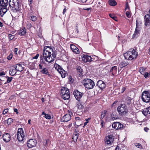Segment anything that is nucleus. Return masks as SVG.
Here are the masks:
<instances>
[{
  "label": "nucleus",
  "instance_id": "nucleus-15",
  "mask_svg": "<svg viewBox=\"0 0 150 150\" xmlns=\"http://www.w3.org/2000/svg\"><path fill=\"white\" fill-rule=\"evenodd\" d=\"M112 127L113 128L116 129H121L123 127V124L119 122H115L112 124Z\"/></svg>",
  "mask_w": 150,
  "mask_h": 150
},
{
  "label": "nucleus",
  "instance_id": "nucleus-34",
  "mask_svg": "<svg viewBox=\"0 0 150 150\" xmlns=\"http://www.w3.org/2000/svg\"><path fill=\"white\" fill-rule=\"evenodd\" d=\"M142 114L145 116H146V115L149 114L147 108H144L142 110Z\"/></svg>",
  "mask_w": 150,
  "mask_h": 150
},
{
  "label": "nucleus",
  "instance_id": "nucleus-59",
  "mask_svg": "<svg viewBox=\"0 0 150 150\" xmlns=\"http://www.w3.org/2000/svg\"><path fill=\"white\" fill-rule=\"evenodd\" d=\"M67 10V7L65 6V7L63 11V13L64 15V14L66 12Z\"/></svg>",
  "mask_w": 150,
  "mask_h": 150
},
{
  "label": "nucleus",
  "instance_id": "nucleus-53",
  "mask_svg": "<svg viewBox=\"0 0 150 150\" xmlns=\"http://www.w3.org/2000/svg\"><path fill=\"white\" fill-rule=\"evenodd\" d=\"M28 2L29 3V4L30 7H31L33 3V0H28Z\"/></svg>",
  "mask_w": 150,
  "mask_h": 150
},
{
  "label": "nucleus",
  "instance_id": "nucleus-60",
  "mask_svg": "<svg viewBox=\"0 0 150 150\" xmlns=\"http://www.w3.org/2000/svg\"><path fill=\"white\" fill-rule=\"evenodd\" d=\"M91 8H83V10H87V11H89V10H91Z\"/></svg>",
  "mask_w": 150,
  "mask_h": 150
},
{
  "label": "nucleus",
  "instance_id": "nucleus-64",
  "mask_svg": "<svg viewBox=\"0 0 150 150\" xmlns=\"http://www.w3.org/2000/svg\"><path fill=\"white\" fill-rule=\"evenodd\" d=\"M149 114H150V106L147 108Z\"/></svg>",
  "mask_w": 150,
  "mask_h": 150
},
{
  "label": "nucleus",
  "instance_id": "nucleus-57",
  "mask_svg": "<svg viewBox=\"0 0 150 150\" xmlns=\"http://www.w3.org/2000/svg\"><path fill=\"white\" fill-rule=\"evenodd\" d=\"M39 56V54L38 53L34 57L32 58V59H37L38 58Z\"/></svg>",
  "mask_w": 150,
  "mask_h": 150
},
{
  "label": "nucleus",
  "instance_id": "nucleus-1",
  "mask_svg": "<svg viewBox=\"0 0 150 150\" xmlns=\"http://www.w3.org/2000/svg\"><path fill=\"white\" fill-rule=\"evenodd\" d=\"M54 47L51 48L49 46H45L44 47L43 51V58L44 60L50 63H52L56 57V52L54 51L52 54L50 51L53 52Z\"/></svg>",
  "mask_w": 150,
  "mask_h": 150
},
{
  "label": "nucleus",
  "instance_id": "nucleus-55",
  "mask_svg": "<svg viewBox=\"0 0 150 150\" xmlns=\"http://www.w3.org/2000/svg\"><path fill=\"white\" fill-rule=\"evenodd\" d=\"M18 50V49L17 48H14V54H17V51Z\"/></svg>",
  "mask_w": 150,
  "mask_h": 150
},
{
  "label": "nucleus",
  "instance_id": "nucleus-52",
  "mask_svg": "<svg viewBox=\"0 0 150 150\" xmlns=\"http://www.w3.org/2000/svg\"><path fill=\"white\" fill-rule=\"evenodd\" d=\"M8 108H6L4 109L3 112V114L4 115L6 114L8 112Z\"/></svg>",
  "mask_w": 150,
  "mask_h": 150
},
{
  "label": "nucleus",
  "instance_id": "nucleus-24",
  "mask_svg": "<svg viewBox=\"0 0 150 150\" xmlns=\"http://www.w3.org/2000/svg\"><path fill=\"white\" fill-rule=\"evenodd\" d=\"M132 99L131 97L129 96L127 97L125 101V104L128 105H130L132 103Z\"/></svg>",
  "mask_w": 150,
  "mask_h": 150
},
{
  "label": "nucleus",
  "instance_id": "nucleus-46",
  "mask_svg": "<svg viewBox=\"0 0 150 150\" xmlns=\"http://www.w3.org/2000/svg\"><path fill=\"white\" fill-rule=\"evenodd\" d=\"M6 78L7 79V81L6 82L7 83H9L11 82L13 79V77H9L7 76L6 77Z\"/></svg>",
  "mask_w": 150,
  "mask_h": 150
},
{
  "label": "nucleus",
  "instance_id": "nucleus-6",
  "mask_svg": "<svg viewBox=\"0 0 150 150\" xmlns=\"http://www.w3.org/2000/svg\"><path fill=\"white\" fill-rule=\"evenodd\" d=\"M83 84L88 89L93 88L95 86L94 82L89 79H84L82 82Z\"/></svg>",
  "mask_w": 150,
  "mask_h": 150
},
{
  "label": "nucleus",
  "instance_id": "nucleus-18",
  "mask_svg": "<svg viewBox=\"0 0 150 150\" xmlns=\"http://www.w3.org/2000/svg\"><path fill=\"white\" fill-rule=\"evenodd\" d=\"M0 15L1 17H2L5 13L8 10H9L10 8L9 6L8 7L0 6Z\"/></svg>",
  "mask_w": 150,
  "mask_h": 150
},
{
  "label": "nucleus",
  "instance_id": "nucleus-63",
  "mask_svg": "<svg viewBox=\"0 0 150 150\" xmlns=\"http://www.w3.org/2000/svg\"><path fill=\"white\" fill-rule=\"evenodd\" d=\"M101 124L102 127H103V124L104 123V121L103 120H100Z\"/></svg>",
  "mask_w": 150,
  "mask_h": 150
},
{
  "label": "nucleus",
  "instance_id": "nucleus-13",
  "mask_svg": "<svg viewBox=\"0 0 150 150\" xmlns=\"http://www.w3.org/2000/svg\"><path fill=\"white\" fill-rule=\"evenodd\" d=\"M105 143L107 144H111L114 141V138L112 135L107 136L105 139Z\"/></svg>",
  "mask_w": 150,
  "mask_h": 150
},
{
  "label": "nucleus",
  "instance_id": "nucleus-33",
  "mask_svg": "<svg viewBox=\"0 0 150 150\" xmlns=\"http://www.w3.org/2000/svg\"><path fill=\"white\" fill-rule=\"evenodd\" d=\"M107 112V111L106 110H104L101 112L100 117V120H103Z\"/></svg>",
  "mask_w": 150,
  "mask_h": 150
},
{
  "label": "nucleus",
  "instance_id": "nucleus-3",
  "mask_svg": "<svg viewBox=\"0 0 150 150\" xmlns=\"http://www.w3.org/2000/svg\"><path fill=\"white\" fill-rule=\"evenodd\" d=\"M138 56L137 52L134 49H130L124 54L125 58L127 60L136 59Z\"/></svg>",
  "mask_w": 150,
  "mask_h": 150
},
{
  "label": "nucleus",
  "instance_id": "nucleus-11",
  "mask_svg": "<svg viewBox=\"0 0 150 150\" xmlns=\"http://www.w3.org/2000/svg\"><path fill=\"white\" fill-rule=\"evenodd\" d=\"M73 94L76 100L78 101L80 100L83 95V93L80 92L77 89L75 90L74 91Z\"/></svg>",
  "mask_w": 150,
  "mask_h": 150
},
{
  "label": "nucleus",
  "instance_id": "nucleus-47",
  "mask_svg": "<svg viewBox=\"0 0 150 150\" xmlns=\"http://www.w3.org/2000/svg\"><path fill=\"white\" fill-rule=\"evenodd\" d=\"M8 37L10 40H12L14 38V36L11 34H9L8 35Z\"/></svg>",
  "mask_w": 150,
  "mask_h": 150
},
{
  "label": "nucleus",
  "instance_id": "nucleus-25",
  "mask_svg": "<svg viewBox=\"0 0 150 150\" xmlns=\"http://www.w3.org/2000/svg\"><path fill=\"white\" fill-rule=\"evenodd\" d=\"M79 136V133L77 131H76V129L75 130L74 133L72 136V139L74 141L76 142H77V139Z\"/></svg>",
  "mask_w": 150,
  "mask_h": 150
},
{
  "label": "nucleus",
  "instance_id": "nucleus-37",
  "mask_svg": "<svg viewBox=\"0 0 150 150\" xmlns=\"http://www.w3.org/2000/svg\"><path fill=\"white\" fill-rule=\"evenodd\" d=\"M142 21L140 20L137 19L136 21V27L139 28V26H141L142 24Z\"/></svg>",
  "mask_w": 150,
  "mask_h": 150
},
{
  "label": "nucleus",
  "instance_id": "nucleus-16",
  "mask_svg": "<svg viewBox=\"0 0 150 150\" xmlns=\"http://www.w3.org/2000/svg\"><path fill=\"white\" fill-rule=\"evenodd\" d=\"M71 119V116L70 114H67L64 115L61 119L62 122H68Z\"/></svg>",
  "mask_w": 150,
  "mask_h": 150
},
{
  "label": "nucleus",
  "instance_id": "nucleus-20",
  "mask_svg": "<svg viewBox=\"0 0 150 150\" xmlns=\"http://www.w3.org/2000/svg\"><path fill=\"white\" fill-rule=\"evenodd\" d=\"M9 1L8 0H0V7L3 6L6 7L8 5H9Z\"/></svg>",
  "mask_w": 150,
  "mask_h": 150
},
{
  "label": "nucleus",
  "instance_id": "nucleus-5",
  "mask_svg": "<svg viewBox=\"0 0 150 150\" xmlns=\"http://www.w3.org/2000/svg\"><path fill=\"white\" fill-rule=\"evenodd\" d=\"M117 110L119 115L121 116H125L128 112V109L124 104H120L118 106Z\"/></svg>",
  "mask_w": 150,
  "mask_h": 150
},
{
  "label": "nucleus",
  "instance_id": "nucleus-39",
  "mask_svg": "<svg viewBox=\"0 0 150 150\" xmlns=\"http://www.w3.org/2000/svg\"><path fill=\"white\" fill-rule=\"evenodd\" d=\"M42 115H45V117L47 119H51V116L50 115L46 114L44 112H43L42 113Z\"/></svg>",
  "mask_w": 150,
  "mask_h": 150
},
{
  "label": "nucleus",
  "instance_id": "nucleus-54",
  "mask_svg": "<svg viewBox=\"0 0 150 150\" xmlns=\"http://www.w3.org/2000/svg\"><path fill=\"white\" fill-rule=\"evenodd\" d=\"M116 115H114V114L112 113L111 115V117L112 120H115V119Z\"/></svg>",
  "mask_w": 150,
  "mask_h": 150
},
{
  "label": "nucleus",
  "instance_id": "nucleus-50",
  "mask_svg": "<svg viewBox=\"0 0 150 150\" xmlns=\"http://www.w3.org/2000/svg\"><path fill=\"white\" fill-rule=\"evenodd\" d=\"M144 73V74H143V75H144L145 78H147L149 76V73L147 72H145Z\"/></svg>",
  "mask_w": 150,
  "mask_h": 150
},
{
  "label": "nucleus",
  "instance_id": "nucleus-27",
  "mask_svg": "<svg viewBox=\"0 0 150 150\" xmlns=\"http://www.w3.org/2000/svg\"><path fill=\"white\" fill-rule=\"evenodd\" d=\"M140 30L138 28L136 27L135 30L132 35V38H134L136 37H137L140 34Z\"/></svg>",
  "mask_w": 150,
  "mask_h": 150
},
{
  "label": "nucleus",
  "instance_id": "nucleus-21",
  "mask_svg": "<svg viewBox=\"0 0 150 150\" xmlns=\"http://www.w3.org/2000/svg\"><path fill=\"white\" fill-rule=\"evenodd\" d=\"M70 48L73 52L76 53V54H79V53L80 52L79 51V49L73 44H71L70 45Z\"/></svg>",
  "mask_w": 150,
  "mask_h": 150
},
{
  "label": "nucleus",
  "instance_id": "nucleus-30",
  "mask_svg": "<svg viewBox=\"0 0 150 150\" xmlns=\"http://www.w3.org/2000/svg\"><path fill=\"white\" fill-rule=\"evenodd\" d=\"M124 145L122 144H118L116 146L115 150H125Z\"/></svg>",
  "mask_w": 150,
  "mask_h": 150
},
{
  "label": "nucleus",
  "instance_id": "nucleus-51",
  "mask_svg": "<svg viewBox=\"0 0 150 150\" xmlns=\"http://www.w3.org/2000/svg\"><path fill=\"white\" fill-rule=\"evenodd\" d=\"M32 25L30 23H28L26 25V27L28 29H30L32 27Z\"/></svg>",
  "mask_w": 150,
  "mask_h": 150
},
{
  "label": "nucleus",
  "instance_id": "nucleus-32",
  "mask_svg": "<svg viewBox=\"0 0 150 150\" xmlns=\"http://www.w3.org/2000/svg\"><path fill=\"white\" fill-rule=\"evenodd\" d=\"M129 64L127 62L122 61L119 64L120 67L122 68L127 66Z\"/></svg>",
  "mask_w": 150,
  "mask_h": 150
},
{
  "label": "nucleus",
  "instance_id": "nucleus-17",
  "mask_svg": "<svg viewBox=\"0 0 150 150\" xmlns=\"http://www.w3.org/2000/svg\"><path fill=\"white\" fill-rule=\"evenodd\" d=\"M82 59L84 62L93 61L91 56L86 54L83 55L82 56Z\"/></svg>",
  "mask_w": 150,
  "mask_h": 150
},
{
  "label": "nucleus",
  "instance_id": "nucleus-10",
  "mask_svg": "<svg viewBox=\"0 0 150 150\" xmlns=\"http://www.w3.org/2000/svg\"><path fill=\"white\" fill-rule=\"evenodd\" d=\"M37 143V141L35 139H30L28 141L27 146L28 147L31 148L35 146Z\"/></svg>",
  "mask_w": 150,
  "mask_h": 150
},
{
  "label": "nucleus",
  "instance_id": "nucleus-19",
  "mask_svg": "<svg viewBox=\"0 0 150 150\" xmlns=\"http://www.w3.org/2000/svg\"><path fill=\"white\" fill-rule=\"evenodd\" d=\"M144 25L146 26L150 25V15L147 14L144 17Z\"/></svg>",
  "mask_w": 150,
  "mask_h": 150
},
{
  "label": "nucleus",
  "instance_id": "nucleus-22",
  "mask_svg": "<svg viewBox=\"0 0 150 150\" xmlns=\"http://www.w3.org/2000/svg\"><path fill=\"white\" fill-rule=\"evenodd\" d=\"M26 31L25 28V27H23L21 28L20 30H18L17 32V33L18 35H20L21 36H23L26 33Z\"/></svg>",
  "mask_w": 150,
  "mask_h": 150
},
{
  "label": "nucleus",
  "instance_id": "nucleus-41",
  "mask_svg": "<svg viewBox=\"0 0 150 150\" xmlns=\"http://www.w3.org/2000/svg\"><path fill=\"white\" fill-rule=\"evenodd\" d=\"M30 19L32 21L35 22L37 20V18L35 16H30Z\"/></svg>",
  "mask_w": 150,
  "mask_h": 150
},
{
  "label": "nucleus",
  "instance_id": "nucleus-7",
  "mask_svg": "<svg viewBox=\"0 0 150 150\" xmlns=\"http://www.w3.org/2000/svg\"><path fill=\"white\" fill-rule=\"evenodd\" d=\"M60 95L62 98L65 100H67L70 97L69 90L67 88L62 87V88L61 90Z\"/></svg>",
  "mask_w": 150,
  "mask_h": 150
},
{
  "label": "nucleus",
  "instance_id": "nucleus-23",
  "mask_svg": "<svg viewBox=\"0 0 150 150\" xmlns=\"http://www.w3.org/2000/svg\"><path fill=\"white\" fill-rule=\"evenodd\" d=\"M76 69L79 76L81 77H82L83 76V70L82 69L80 66L78 65L76 66Z\"/></svg>",
  "mask_w": 150,
  "mask_h": 150
},
{
  "label": "nucleus",
  "instance_id": "nucleus-4",
  "mask_svg": "<svg viewBox=\"0 0 150 150\" xmlns=\"http://www.w3.org/2000/svg\"><path fill=\"white\" fill-rule=\"evenodd\" d=\"M40 64L39 65V69L41 70L40 71V73L42 74L47 75L49 77H50V78H52V76L51 74V73L49 71L47 68H43V66L41 64H46V63L43 59V58H42V57H41L40 56Z\"/></svg>",
  "mask_w": 150,
  "mask_h": 150
},
{
  "label": "nucleus",
  "instance_id": "nucleus-2",
  "mask_svg": "<svg viewBox=\"0 0 150 150\" xmlns=\"http://www.w3.org/2000/svg\"><path fill=\"white\" fill-rule=\"evenodd\" d=\"M20 3V0H9V6L11 11L14 13L19 12Z\"/></svg>",
  "mask_w": 150,
  "mask_h": 150
},
{
  "label": "nucleus",
  "instance_id": "nucleus-49",
  "mask_svg": "<svg viewBox=\"0 0 150 150\" xmlns=\"http://www.w3.org/2000/svg\"><path fill=\"white\" fill-rule=\"evenodd\" d=\"M126 15L127 17L129 18H130L131 17V13L128 11H127L126 12Z\"/></svg>",
  "mask_w": 150,
  "mask_h": 150
},
{
  "label": "nucleus",
  "instance_id": "nucleus-35",
  "mask_svg": "<svg viewBox=\"0 0 150 150\" xmlns=\"http://www.w3.org/2000/svg\"><path fill=\"white\" fill-rule=\"evenodd\" d=\"M146 69V68H144L143 67H141L139 68V71L141 74L143 75L144 74V73L145 72V71Z\"/></svg>",
  "mask_w": 150,
  "mask_h": 150
},
{
  "label": "nucleus",
  "instance_id": "nucleus-56",
  "mask_svg": "<svg viewBox=\"0 0 150 150\" xmlns=\"http://www.w3.org/2000/svg\"><path fill=\"white\" fill-rule=\"evenodd\" d=\"M75 120L76 121H81V119L79 117H75Z\"/></svg>",
  "mask_w": 150,
  "mask_h": 150
},
{
  "label": "nucleus",
  "instance_id": "nucleus-9",
  "mask_svg": "<svg viewBox=\"0 0 150 150\" xmlns=\"http://www.w3.org/2000/svg\"><path fill=\"white\" fill-rule=\"evenodd\" d=\"M17 138L19 142L23 141L25 137L24 133L22 128H19L17 133Z\"/></svg>",
  "mask_w": 150,
  "mask_h": 150
},
{
  "label": "nucleus",
  "instance_id": "nucleus-26",
  "mask_svg": "<svg viewBox=\"0 0 150 150\" xmlns=\"http://www.w3.org/2000/svg\"><path fill=\"white\" fill-rule=\"evenodd\" d=\"M117 66H114L112 67L110 70V72H112L113 76L116 75L117 71Z\"/></svg>",
  "mask_w": 150,
  "mask_h": 150
},
{
  "label": "nucleus",
  "instance_id": "nucleus-14",
  "mask_svg": "<svg viewBox=\"0 0 150 150\" xmlns=\"http://www.w3.org/2000/svg\"><path fill=\"white\" fill-rule=\"evenodd\" d=\"M96 86L100 89L102 90L104 89L106 87V84L105 82L101 80H98Z\"/></svg>",
  "mask_w": 150,
  "mask_h": 150
},
{
  "label": "nucleus",
  "instance_id": "nucleus-44",
  "mask_svg": "<svg viewBox=\"0 0 150 150\" xmlns=\"http://www.w3.org/2000/svg\"><path fill=\"white\" fill-rule=\"evenodd\" d=\"M109 16L115 21H117V17L114 15L110 14L109 15Z\"/></svg>",
  "mask_w": 150,
  "mask_h": 150
},
{
  "label": "nucleus",
  "instance_id": "nucleus-43",
  "mask_svg": "<svg viewBox=\"0 0 150 150\" xmlns=\"http://www.w3.org/2000/svg\"><path fill=\"white\" fill-rule=\"evenodd\" d=\"M134 145L136 147L140 149H143L142 146L140 144L135 143L134 144Z\"/></svg>",
  "mask_w": 150,
  "mask_h": 150
},
{
  "label": "nucleus",
  "instance_id": "nucleus-38",
  "mask_svg": "<svg viewBox=\"0 0 150 150\" xmlns=\"http://www.w3.org/2000/svg\"><path fill=\"white\" fill-rule=\"evenodd\" d=\"M77 106L78 108L80 109H81L83 108V106L80 103L79 101H78L77 103Z\"/></svg>",
  "mask_w": 150,
  "mask_h": 150
},
{
  "label": "nucleus",
  "instance_id": "nucleus-12",
  "mask_svg": "<svg viewBox=\"0 0 150 150\" xmlns=\"http://www.w3.org/2000/svg\"><path fill=\"white\" fill-rule=\"evenodd\" d=\"M2 138L4 142L8 143L11 140V136L9 133L5 132L2 134Z\"/></svg>",
  "mask_w": 150,
  "mask_h": 150
},
{
  "label": "nucleus",
  "instance_id": "nucleus-29",
  "mask_svg": "<svg viewBox=\"0 0 150 150\" xmlns=\"http://www.w3.org/2000/svg\"><path fill=\"white\" fill-rule=\"evenodd\" d=\"M59 67L60 68H58V71L61 75L62 77V78H65L67 74L64 71H62V68L60 66H59Z\"/></svg>",
  "mask_w": 150,
  "mask_h": 150
},
{
  "label": "nucleus",
  "instance_id": "nucleus-48",
  "mask_svg": "<svg viewBox=\"0 0 150 150\" xmlns=\"http://www.w3.org/2000/svg\"><path fill=\"white\" fill-rule=\"evenodd\" d=\"M12 52L10 53L9 55L7 57V59L8 60H10L12 59L13 57Z\"/></svg>",
  "mask_w": 150,
  "mask_h": 150
},
{
  "label": "nucleus",
  "instance_id": "nucleus-45",
  "mask_svg": "<svg viewBox=\"0 0 150 150\" xmlns=\"http://www.w3.org/2000/svg\"><path fill=\"white\" fill-rule=\"evenodd\" d=\"M127 10H128L129 11L130 10V8L128 2H126L125 4V10L126 11Z\"/></svg>",
  "mask_w": 150,
  "mask_h": 150
},
{
  "label": "nucleus",
  "instance_id": "nucleus-8",
  "mask_svg": "<svg viewBox=\"0 0 150 150\" xmlns=\"http://www.w3.org/2000/svg\"><path fill=\"white\" fill-rule=\"evenodd\" d=\"M142 99L144 102L148 103L150 101V92L149 91H143L142 95Z\"/></svg>",
  "mask_w": 150,
  "mask_h": 150
},
{
  "label": "nucleus",
  "instance_id": "nucleus-62",
  "mask_svg": "<svg viewBox=\"0 0 150 150\" xmlns=\"http://www.w3.org/2000/svg\"><path fill=\"white\" fill-rule=\"evenodd\" d=\"M18 109L16 108H14V111L15 112H16L17 114H18Z\"/></svg>",
  "mask_w": 150,
  "mask_h": 150
},
{
  "label": "nucleus",
  "instance_id": "nucleus-31",
  "mask_svg": "<svg viewBox=\"0 0 150 150\" xmlns=\"http://www.w3.org/2000/svg\"><path fill=\"white\" fill-rule=\"evenodd\" d=\"M108 3L110 6H115L117 4V3L115 0H109Z\"/></svg>",
  "mask_w": 150,
  "mask_h": 150
},
{
  "label": "nucleus",
  "instance_id": "nucleus-61",
  "mask_svg": "<svg viewBox=\"0 0 150 150\" xmlns=\"http://www.w3.org/2000/svg\"><path fill=\"white\" fill-rule=\"evenodd\" d=\"M144 130L146 132H148V130H149V129L147 127H145L144 129Z\"/></svg>",
  "mask_w": 150,
  "mask_h": 150
},
{
  "label": "nucleus",
  "instance_id": "nucleus-36",
  "mask_svg": "<svg viewBox=\"0 0 150 150\" xmlns=\"http://www.w3.org/2000/svg\"><path fill=\"white\" fill-rule=\"evenodd\" d=\"M16 69H12L10 71L9 74L11 76L14 75L16 73Z\"/></svg>",
  "mask_w": 150,
  "mask_h": 150
},
{
  "label": "nucleus",
  "instance_id": "nucleus-42",
  "mask_svg": "<svg viewBox=\"0 0 150 150\" xmlns=\"http://www.w3.org/2000/svg\"><path fill=\"white\" fill-rule=\"evenodd\" d=\"M7 124L8 125H11L13 122V120L11 118H9L6 120Z\"/></svg>",
  "mask_w": 150,
  "mask_h": 150
},
{
  "label": "nucleus",
  "instance_id": "nucleus-58",
  "mask_svg": "<svg viewBox=\"0 0 150 150\" xmlns=\"http://www.w3.org/2000/svg\"><path fill=\"white\" fill-rule=\"evenodd\" d=\"M126 89V88L125 87H123L121 89V93H123L125 91Z\"/></svg>",
  "mask_w": 150,
  "mask_h": 150
},
{
  "label": "nucleus",
  "instance_id": "nucleus-40",
  "mask_svg": "<svg viewBox=\"0 0 150 150\" xmlns=\"http://www.w3.org/2000/svg\"><path fill=\"white\" fill-rule=\"evenodd\" d=\"M74 32L76 34H78L79 33V28L78 25L77 24L75 27V28L74 30Z\"/></svg>",
  "mask_w": 150,
  "mask_h": 150
},
{
  "label": "nucleus",
  "instance_id": "nucleus-28",
  "mask_svg": "<svg viewBox=\"0 0 150 150\" xmlns=\"http://www.w3.org/2000/svg\"><path fill=\"white\" fill-rule=\"evenodd\" d=\"M15 68L18 71H21L23 70V67H22L21 64H16Z\"/></svg>",
  "mask_w": 150,
  "mask_h": 150
}]
</instances>
